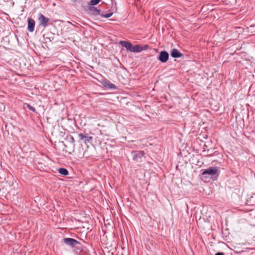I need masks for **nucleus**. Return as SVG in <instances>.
I'll return each mask as SVG.
<instances>
[{"instance_id": "9", "label": "nucleus", "mask_w": 255, "mask_h": 255, "mask_svg": "<svg viewBox=\"0 0 255 255\" xmlns=\"http://www.w3.org/2000/svg\"><path fill=\"white\" fill-rule=\"evenodd\" d=\"M120 44L123 47H125L127 50L130 52L131 51L132 45L130 42L127 41H120Z\"/></svg>"}, {"instance_id": "15", "label": "nucleus", "mask_w": 255, "mask_h": 255, "mask_svg": "<svg viewBox=\"0 0 255 255\" xmlns=\"http://www.w3.org/2000/svg\"><path fill=\"white\" fill-rule=\"evenodd\" d=\"M113 14V12H109L107 14L101 13V16L104 18H109V17H110L111 16H112V15Z\"/></svg>"}, {"instance_id": "12", "label": "nucleus", "mask_w": 255, "mask_h": 255, "mask_svg": "<svg viewBox=\"0 0 255 255\" xmlns=\"http://www.w3.org/2000/svg\"><path fill=\"white\" fill-rule=\"evenodd\" d=\"M142 48L141 46L139 45H135L134 46H132L131 51L132 52H139L142 50Z\"/></svg>"}, {"instance_id": "16", "label": "nucleus", "mask_w": 255, "mask_h": 255, "mask_svg": "<svg viewBox=\"0 0 255 255\" xmlns=\"http://www.w3.org/2000/svg\"><path fill=\"white\" fill-rule=\"evenodd\" d=\"M25 105L26 106L27 108H28L29 110H31L33 112H36L35 109L32 106H30V104H26Z\"/></svg>"}, {"instance_id": "2", "label": "nucleus", "mask_w": 255, "mask_h": 255, "mask_svg": "<svg viewBox=\"0 0 255 255\" xmlns=\"http://www.w3.org/2000/svg\"><path fill=\"white\" fill-rule=\"evenodd\" d=\"M218 171V168L217 167H210L203 171L202 175L205 177H212L217 174Z\"/></svg>"}, {"instance_id": "14", "label": "nucleus", "mask_w": 255, "mask_h": 255, "mask_svg": "<svg viewBox=\"0 0 255 255\" xmlns=\"http://www.w3.org/2000/svg\"><path fill=\"white\" fill-rule=\"evenodd\" d=\"M101 0H91L89 2L88 5L91 6H94L95 5H96L98 4Z\"/></svg>"}, {"instance_id": "11", "label": "nucleus", "mask_w": 255, "mask_h": 255, "mask_svg": "<svg viewBox=\"0 0 255 255\" xmlns=\"http://www.w3.org/2000/svg\"><path fill=\"white\" fill-rule=\"evenodd\" d=\"M103 85L109 89H115L117 88V87L114 84L111 83L109 81H105L103 82Z\"/></svg>"}, {"instance_id": "6", "label": "nucleus", "mask_w": 255, "mask_h": 255, "mask_svg": "<svg viewBox=\"0 0 255 255\" xmlns=\"http://www.w3.org/2000/svg\"><path fill=\"white\" fill-rule=\"evenodd\" d=\"M35 21L34 19L28 18L27 20V29L29 32H33L35 28Z\"/></svg>"}, {"instance_id": "13", "label": "nucleus", "mask_w": 255, "mask_h": 255, "mask_svg": "<svg viewBox=\"0 0 255 255\" xmlns=\"http://www.w3.org/2000/svg\"><path fill=\"white\" fill-rule=\"evenodd\" d=\"M59 172L64 176L67 175L68 174V171L64 168H60L58 170Z\"/></svg>"}, {"instance_id": "7", "label": "nucleus", "mask_w": 255, "mask_h": 255, "mask_svg": "<svg viewBox=\"0 0 255 255\" xmlns=\"http://www.w3.org/2000/svg\"><path fill=\"white\" fill-rule=\"evenodd\" d=\"M133 154V159L136 161H138L141 157H142L144 155V152L143 151H134L132 152Z\"/></svg>"}, {"instance_id": "3", "label": "nucleus", "mask_w": 255, "mask_h": 255, "mask_svg": "<svg viewBox=\"0 0 255 255\" xmlns=\"http://www.w3.org/2000/svg\"><path fill=\"white\" fill-rule=\"evenodd\" d=\"M38 20L39 21L40 25L44 27H45L48 25V23L50 20L49 18L46 17L41 13L39 14Z\"/></svg>"}, {"instance_id": "4", "label": "nucleus", "mask_w": 255, "mask_h": 255, "mask_svg": "<svg viewBox=\"0 0 255 255\" xmlns=\"http://www.w3.org/2000/svg\"><path fill=\"white\" fill-rule=\"evenodd\" d=\"M169 59V54L165 51H162L160 52L158 59L162 63H165Z\"/></svg>"}, {"instance_id": "8", "label": "nucleus", "mask_w": 255, "mask_h": 255, "mask_svg": "<svg viewBox=\"0 0 255 255\" xmlns=\"http://www.w3.org/2000/svg\"><path fill=\"white\" fill-rule=\"evenodd\" d=\"M79 137L80 140H82L84 141L85 143H87L88 142H90L92 140V136H89L87 134H83V133H80L79 135Z\"/></svg>"}, {"instance_id": "10", "label": "nucleus", "mask_w": 255, "mask_h": 255, "mask_svg": "<svg viewBox=\"0 0 255 255\" xmlns=\"http://www.w3.org/2000/svg\"><path fill=\"white\" fill-rule=\"evenodd\" d=\"M183 55L178 50L174 48L171 51V56L173 58H179Z\"/></svg>"}, {"instance_id": "17", "label": "nucleus", "mask_w": 255, "mask_h": 255, "mask_svg": "<svg viewBox=\"0 0 255 255\" xmlns=\"http://www.w3.org/2000/svg\"><path fill=\"white\" fill-rule=\"evenodd\" d=\"M216 255H224V253H220V252H219V253H217L216 254Z\"/></svg>"}, {"instance_id": "5", "label": "nucleus", "mask_w": 255, "mask_h": 255, "mask_svg": "<svg viewBox=\"0 0 255 255\" xmlns=\"http://www.w3.org/2000/svg\"><path fill=\"white\" fill-rule=\"evenodd\" d=\"M64 242L68 246H71V247H74L76 244H79V242L77 240L67 238L64 239Z\"/></svg>"}, {"instance_id": "1", "label": "nucleus", "mask_w": 255, "mask_h": 255, "mask_svg": "<svg viewBox=\"0 0 255 255\" xmlns=\"http://www.w3.org/2000/svg\"><path fill=\"white\" fill-rule=\"evenodd\" d=\"M84 11L87 14L91 16H98L101 14V10L94 6L88 5L85 7Z\"/></svg>"}]
</instances>
